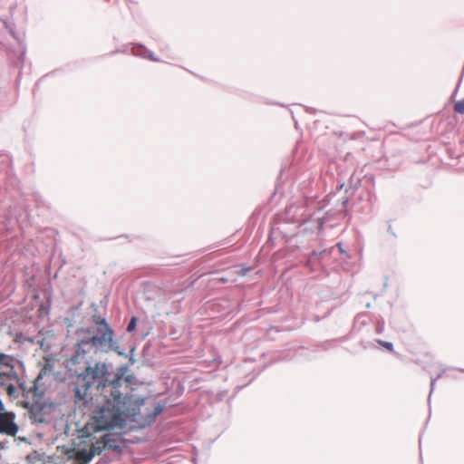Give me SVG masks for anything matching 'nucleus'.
Segmentation results:
<instances>
[{
	"label": "nucleus",
	"instance_id": "nucleus-1",
	"mask_svg": "<svg viewBox=\"0 0 464 464\" xmlns=\"http://www.w3.org/2000/svg\"><path fill=\"white\" fill-rule=\"evenodd\" d=\"M130 364L113 370L107 361H85L82 368H75L72 384V401L82 412L91 409L93 396L92 387L100 392L92 411L94 432L108 431L106 435H125L126 431L150 426L162 412L164 404L154 399L140 396L131 387L133 375L126 374Z\"/></svg>",
	"mask_w": 464,
	"mask_h": 464
},
{
	"label": "nucleus",
	"instance_id": "nucleus-2",
	"mask_svg": "<svg viewBox=\"0 0 464 464\" xmlns=\"http://www.w3.org/2000/svg\"><path fill=\"white\" fill-rule=\"evenodd\" d=\"M92 437H75L66 444L58 445L57 450L68 459H73L72 464H88L89 461L102 451L120 453L124 447L121 437H100L95 441Z\"/></svg>",
	"mask_w": 464,
	"mask_h": 464
},
{
	"label": "nucleus",
	"instance_id": "nucleus-3",
	"mask_svg": "<svg viewBox=\"0 0 464 464\" xmlns=\"http://www.w3.org/2000/svg\"><path fill=\"white\" fill-rule=\"evenodd\" d=\"M0 53L13 67H24L26 53L25 33L17 31L9 19L0 18Z\"/></svg>",
	"mask_w": 464,
	"mask_h": 464
},
{
	"label": "nucleus",
	"instance_id": "nucleus-4",
	"mask_svg": "<svg viewBox=\"0 0 464 464\" xmlns=\"http://www.w3.org/2000/svg\"><path fill=\"white\" fill-rule=\"evenodd\" d=\"M93 326L84 327V329L92 330L91 337L97 345V349L105 352H114L120 356H126V350L121 345L120 340L107 318L98 313L92 316Z\"/></svg>",
	"mask_w": 464,
	"mask_h": 464
},
{
	"label": "nucleus",
	"instance_id": "nucleus-5",
	"mask_svg": "<svg viewBox=\"0 0 464 464\" xmlns=\"http://www.w3.org/2000/svg\"><path fill=\"white\" fill-rule=\"evenodd\" d=\"M92 332V330L84 329V327L76 329L75 335L77 339L76 343L73 344V353L70 359L72 364H79L81 360L86 358L92 349H97V345L91 337Z\"/></svg>",
	"mask_w": 464,
	"mask_h": 464
},
{
	"label": "nucleus",
	"instance_id": "nucleus-6",
	"mask_svg": "<svg viewBox=\"0 0 464 464\" xmlns=\"http://www.w3.org/2000/svg\"><path fill=\"white\" fill-rule=\"evenodd\" d=\"M333 216L334 214L330 212H325L322 218H316L314 215L309 216L307 218L299 222L295 236H308L311 239L319 237L324 228V225Z\"/></svg>",
	"mask_w": 464,
	"mask_h": 464
},
{
	"label": "nucleus",
	"instance_id": "nucleus-7",
	"mask_svg": "<svg viewBox=\"0 0 464 464\" xmlns=\"http://www.w3.org/2000/svg\"><path fill=\"white\" fill-rule=\"evenodd\" d=\"M237 303L231 301L227 297H220L214 300L209 309L216 318L220 320H229L233 318L239 311L236 306Z\"/></svg>",
	"mask_w": 464,
	"mask_h": 464
},
{
	"label": "nucleus",
	"instance_id": "nucleus-8",
	"mask_svg": "<svg viewBox=\"0 0 464 464\" xmlns=\"http://www.w3.org/2000/svg\"><path fill=\"white\" fill-rule=\"evenodd\" d=\"M15 413L7 411L0 398V435H17L19 426L15 422Z\"/></svg>",
	"mask_w": 464,
	"mask_h": 464
},
{
	"label": "nucleus",
	"instance_id": "nucleus-9",
	"mask_svg": "<svg viewBox=\"0 0 464 464\" xmlns=\"http://www.w3.org/2000/svg\"><path fill=\"white\" fill-rule=\"evenodd\" d=\"M18 364L23 366V362L20 360L14 358L12 355H8V354H5V353L0 352V368L7 367V366L9 367V372H5L6 380H8V381L18 380V374L15 371V367Z\"/></svg>",
	"mask_w": 464,
	"mask_h": 464
},
{
	"label": "nucleus",
	"instance_id": "nucleus-10",
	"mask_svg": "<svg viewBox=\"0 0 464 464\" xmlns=\"http://www.w3.org/2000/svg\"><path fill=\"white\" fill-rule=\"evenodd\" d=\"M46 404L34 402L32 404L31 409L29 411L30 419L32 422L34 423H45L48 422L45 413H46Z\"/></svg>",
	"mask_w": 464,
	"mask_h": 464
},
{
	"label": "nucleus",
	"instance_id": "nucleus-11",
	"mask_svg": "<svg viewBox=\"0 0 464 464\" xmlns=\"http://www.w3.org/2000/svg\"><path fill=\"white\" fill-rule=\"evenodd\" d=\"M300 208L295 205L286 207L285 212L281 215V219L285 222L295 223L299 222V219L295 218Z\"/></svg>",
	"mask_w": 464,
	"mask_h": 464
},
{
	"label": "nucleus",
	"instance_id": "nucleus-12",
	"mask_svg": "<svg viewBox=\"0 0 464 464\" xmlns=\"http://www.w3.org/2000/svg\"><path fill=\"white\" fill-rule=\"evenodd\" d=\"M360 186L361 179L356 176L355 172H353L349 179V186L345 189V194H350L351 196H353Z\"/></svg>",
	"mask_w": 464,
	"mask_h": 464
},
{
	"label": "nucleus",
	"instance_id": "nucleus-13",
	"mask_svg": "<svg viewBox=\"0 0 464 464\" xmlns=\"http://www.w3.org/2000/svg\"><path fill=\"white\" fill-rule=\"evenodd\" d=\"M370 320V315L367 313H360L353 319V328L360 331L369 324Z\"/></svg>",
	"mask_w": 464,
	"mask_h": 464
},
{
	"label": "nucleus",
	"instance_id": "nucleus-14",
	"mask_svg": "<svg viewBox=\"0 0 464 464\" xmlns=\"http://www.w3.org/2000/svg\"><path fill=\"white\" fill-rule=\"evenodd\" d=\"M136 46L143 49L142 53H135L136 55H139L142 58L148 59L152 62H160V59L158 56H156L152 51L147 49L143 44H134V47H136Z\"/></svg>",
	"mask_w": 464,
	"mask_h": 464
},
{
	"label": "nucleus",
	"instance_id": "nucleus-15",
	"mask_svg": "<svg viewBox=\"0 0 464 464\" xmlns=\"http://www.w3.org/2000/svg\"><path fill=\"white\" fill-rule=\"evenodd\" d=\"M334 250V247H330L329 249H324L322 251L314 250L312 254V258L316 259L317 263L320 265L321 262L326 257L332 255V252Z\"/></svg>",
	"mask_w": 464,
	"mask_h": 464
},
{
	"label": "nucleus",
	"instance_id": "nucleus-16",
	"mask_svg": "<svg viewBox=\"0 0 464 464\" xmlns=\"http://www.w3.org/2000/svg\"><path fill=\"white\" fill-rule=\"evenodd\" d=\"M353 196H351L350 194H345L342 198V209H340L338 211V213H341L342 217L345 216L348 212V205H349V201H350V198H352Z\"/></svg>",
	"mask_w": 464,
	"mask_h": 464
},
{
	"label": "nucleus",
	"instance_id": "nucleus-17",
	"mask_svg": "<svg viewBox=\"0 0 464 464\" xmlns=\"http://www.w3.org/2000/svg\"><path fill=\"white\" fill-rule=\"evenodd\" d=\"M51 309V299L49 298L47 300L46 304H42L39 307V315H48Z\"/></svg>",
	"mask_w": 464,
	"mask_h": 464
},
{
	"label": "nucleus",
	"instance_id": "nucleus-18",
	"mask_svg": "<svg viewBox=\"0 0 464 464\" xmlns=\"http://www.w3.org/2000/svg\"><path fill=\"white\" fill-rule=\"evenodd\" d=\"M330 213L334 214V216L332 218H329V221L324 225V227H330V228H333L334 227L337 223L334 222L336 219L339 218V217H341V213H338V212H333V211H329Z\"/></svg>",
	"mask_w": 464,
	"mask_h": 464
},
{
	"label": "nucleus",
	"instance_id": "nucleus-19",
	"mask_svg": "<svg viewBox=\"0 0 464 464\" xmlns=\"http://www.w3.org/2000/svg\"><path fill=\"white\" fill-rule=\"evenodd\" d=\"M319 266L316 259L312 258V254H310L307 257V260L305 262V266L310 269L311 272H314L316 270V266Z\"/></svg>",
	"mask_w": 464,
	"mask_h": 464
},
{
	"label": "nucleus",
	"instance_id": "nucleus-20",
	"mask_svg": "<svg viewBox=\"0 0 464 464\" xmlns=\"http://www.w3.org/2000/svg\"><path fill=\"white\" fill-rule=\"evenodd\" d=\"M138 317L132 316L127 325L126 331L128 333H133L137 328Z\"/></svg>",
	"mask_w": 464,
	"mask_h": 464
},
{
	"label": "nucleus",
	"instance_id": "nucleus-21",
	"mask_svg": "<svg viewBox=\"0 0 464 464\" xmlns=\"http://www.w3.org/2000/svg\"><path fill=\"white\" fill-rule=\"evenodd\" d=\"M376 343L380 344L381 346L387 349L389 352L393 353L394 352V346L392 342L382 341L381 339H377Z\"/></svg>",
	"mask_w": 464,
	"mask_h": 464
},
{
	"label": "nucleus",
	"instance_id": "nucleus-22",
	"mask_svg": "<svg viewBox=\"0 0 464 464\" xmlns=\"http://www.w3.org/2000/svg\"><path fill=\"white\" fill-rule=\"evenodd\" d=\"M454 111L457 113L464 114V98L460 101H458L454 103Z\"/></svg>",
	"mask_w": 464,
	"mask_h": 464
},
{
	"label": "nucleus",
	"instance_id": "nucleus-23",
	"mask_svg": "<svg viewBox=\"0 0 464 464\" xmlns=\"http://www.w3.org/2000/svg\"><path fill=\"white\" fill-rule=\"evenodd\" d=\"M384 324H384V321L382 318H381L380 320L378 319L376 321L375 329H374L375 334H382L384 331Z\"/></svg>",
	"mask_w": 464,
	"mask_h": 464
},
{
	"label": "nucleus",
	"instance_id": "nucleus-24",
	"mask_svg": "<svg viewBox=\"0 0 464 464\" xmlns=\"http://www.w3.org/2000/svg\"><path fill=\"white\" fill-rule=\"evenodd\" d=\"M336 246L338 247V250L340 252L341 255L343 256V260H348L351 258V256L347 253V251L343 247V244L342 243H337Z\"/></svg>",
	"mask_w": 464,
	"mask_h": 464
},
{
	"label": "nucleus",
	"instance_id": "nucleus-25",
	"mask_svg": "<svg viewBox=\"0 0 464 464\" xmlns=\"http://www.w3.org/2000/svg\"><path fill=\"white\" fill-rule=\"evenodd\" d=\"M134 352H135V347L133 346L132 348H130L129 353H126L125 357L129 358V362L127 364H130V366L133 365L136 362V360L134 359Z\"/></svg>",
	"mask_w": 464,
	"mask_h": 464
},
{
	"label": "nucleus",
	"instance_id": "nucleus-26",
	"mask_svg": "<svg viewBox=\"0 0 464 464\" xmlns=\"http://www.w3.org/2000/svg\"><path fill=\"white\" fill-rule=\"evenodd\" d=\"M250 370L251 367L248 363H245L237 368L238 374H246V372H249Z\"/></svg>",
	"mask_w": 464,
	"mask_h": 464
},
{
	"label": "nucleus",
	"instance_id": "nucleus-27",
	"mask_svg": "<svg viewBox=\"0 0 464 464\" xmlns=\"http://www.w3.org/2000/svg\"><path fill=\"white\" fill-rule=\"evenodd\" d=\"M9 372V367H3V368H0V377L1 378H5L6 379V373Z\"/></svg>",
	"mask_w": 464,
	"mask_h": 464
},
{
	"label": "nucleus",
	"instance_id": "nucleus-28",
	"mask_svg": "<svg viewBox=\"0 0 464 464\" xmlns=\"http://www.w3.org/2000/svg\"><path fill=\"white\" fill-rule=\"evenodd\" d=\"M249 270H250V267H244V268H241L239 275H241V276H246V272H247V271H249Z\"/></svg>",
	"mask_w": 464,
	"mask_h": 464
},
{
	"label": "nucleus",
	"instance_id": "nucleus-29",
	"mask_svg": "<svg viewBox=\"0 0 464 464\" xmlns=\"http://www.w3.org/2000/svg\"><path fill=\"white\" fill-rule=\"evenodd\" d=\"M436 380L437 378H432L431 381H430V393L433 392L434 390V386H435V382H436Z\"/></svg>",
	"mask_w": 464,
	"mask_h": 464
},
{
	"label": "nucleus",
	"instance_id": "nucleus-30",
	"mask_svg": "<svg viewBox=\"0 0 464 464\" xmlns=\"http://www.w3.org/2000/svg\"><path fill=\"white\" fill-rule=\"evenodd\" d=\"M247 376H249L248 382H250L256 379V377L257 376V373H251V374H248Z\"/></svg>",
	"mask_w": 464,
	"mask_h": 464
},
{
	"label": "nucleus",
	"instance_id": "nucleus-31",
	"mask_svg": "<svg viewBox=\"0 0 464 464\" xmlns=\"http://www.w3.org/2000/svg\"><path fill=\"white\" fill-rule=\"evenodd\" d=\"M388 232H389L391 235L395 236V233H394V231H393V229H392V225H389V227H388Z\"/></svg>",
	"mask_w": 464,
	"mask_h": 464
},
{
	"label": "nucleus",
	"instance_id": "nucleus-32",
	"mask_svg": "<svg viewBox=\"0 0 464 464\" xmlns=\"http://www.w3.org/2000/svg\"><path fill=\"white\" fill-rule=\"evenodd\" d=\"M6 448H7V446H6V444H5V443H4V442H0V450H5V449H6Z\"/></svg>",
	"mask_w": 464,
	"mask_h": 464
},
{
	"label": "nucleus",
	"instance_id": "nucleus-33",
	"mask_svg": "<svg viewBox=\"0 0 464 464\" xmlns=\"http://www.w3.org/2000/svg\"><path fill=\"white\" fill-rule=\"evenodd\" d=\"M92 308H93V309L95 310V312H97V306H96V304H92Z\"/></svg>",
	"mask_w": 464,
	"mask_h": 464
},
{
	"label": "nucleus",
	"instance_id": "nucleus-34",
	"mask_svg": "<svg viewBox=\"0 0 464 464\" xmlns=\"http://www.w3.org/2000/svg\"><path fill=\"white\" fill-rule=\"evenodd\" d=\"M21 440H24L25 441L26 440V438L25 437H19Z\"/></svg>",
	"mask_w": 464,
	"mask_h": 464
},
{
	"label": "nucleus",
	"instance_id": "nucleus-35",
	"mask_svg": "<svg viewBox=\"0 0 464 464\" xmlns=\"http://www.w3.org/2000/svg\"><path fill=\"white\" fill-rule=\"evenodd\" d=\"M5 164L6 166L9 165V160L7 159H5Z\"/></svg>",
	"mask_w": 464,
	"mask_h": 464
},
{
	"label": "nucleus",
	"instance_id": "nucleus-36",
	"mask_svg": "<svg viewBox=\"0 0 464 464\" xmlns=\"http://www.w3.org/2000/svg\"><path fill=\"white\" fill-rule=\"evenodd\" d=\"M85 435L91 436L93 435L92 433L86 432Z\"/></svg>",
	"mask_w": 464,
	"mask_h": 464
},
{
	"label": "nucleus",
	"instance_id": "nucleus-37",
	"mask_svg": "<svg viewBox=\"0 0 464 464\" xmlns=\"http://www.w3.org/2000/svg\"><path fill=\"white\" fill-rule=\"evenodd\" d=\"M343 183H342L340 186H339V188H342L343 187Z\"/></svg>",
	"mask_w": 464,
	"mask_h": 464
}]
</instances>
